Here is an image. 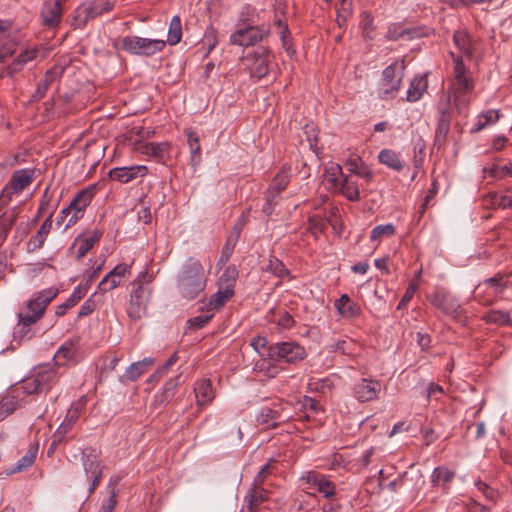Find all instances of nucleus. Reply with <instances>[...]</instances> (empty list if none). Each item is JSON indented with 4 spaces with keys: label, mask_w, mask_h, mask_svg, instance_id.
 Returning <instances> with one entry per match:
<instances>
[{
    "label": "nucleus",
    "mask_w": 512,
    "mask_h": 512,
    "mask_svg": "<svg viewBox=\"0 0 512 512\" xmlns=\"http://www.w3.org/2000/svg\"><path fill=\"white\" fill-rule=\"evenodd\" d=\"M64 72V67L60 65H54L50 69H48L44 75V78L37 84L35 93L33 94V98L39 100L43 98L49 88V86Z\"/></svg>",
    "instance_id": "nucleus-28"
},
{
    "label": "nucleus",
    "mask_w": 512,
    "mask_h": 512,
    "mask_svg": "<svg viewBox=\"0 0 512 512\" xmlns=\"http://www.w3.org/2000/svg\"><path fill=\"white\" fill-rule=\"evenodd\" d=\"M148 174V167L145 165H133L115 167L109 171V178L119 183H128L138 177H144Z\"/></svg>",
    "instance_id": "nucleus-23"
},
{
    "label": "nucleus",
    "mask_w": 512,
    "mask_h": 512,
    "mask_svg": "<svg viewBox=\"0 0 512 512\" xmlns=\"http://www.w3.org/2000/svg\"><path fill=\"white\" fill-rule=\"evenodd\" d=\"M89 6L94 17H97L104 13L110 12L113 9L114 4L110 0H93Z\"/></svg>",
    "instance_id": "nucleus-57"
},
{
    "label": "nucleus",
    "mask_w": 512,
    "mask_h": 512,
    "mask_svg": "<svg viewBox=\"0 0 512 512\" xmlns=\"http://www.w3.org/2000/svg\"><path fill=\"white\" fill-rule=\"evenodd\" d=\"M380 391V381L368 378L359 379L352 388L354 398L362 403L376 400Z\"/></svg>",
    "instance_id": "nucleus-18"
},
{
    "label": "nucleus",
    "mask_w": 512,
    "mask_h": 512,
    "mask_svg": "<svg viewBox=\"0 0 512 512\" xmlns=\"http://www.w3.org/2000/svg\"><path fill=\"white\" fill-rule=\"evenodd\" d=\"M334 307L341 317L345 319L358 317L361 311L359 305L352 301L347 294H343L340 298L336 299Z\"/></svg>",
    "instance_id": "nucleus-32"
},
{
    "label": "nucleus",
    "mask_w": 512,
    "mask_h": 512,
    "mask_svg": "<svg viewBox=\"0 0 512 512\" xmlns=\"http://www.w3.org/2000/svg\"><path fill=\"white\" fill-rule=\"evenodd\" d=\"M151 293V289L142 284L132 290L128 307V315L132 320H138L145 314Z\"/></svg>",
    "instance_id": "nucleus-15"
},
{
    "label": "nucleus",
    "mask_w": 512,
    "mask_h": 512,
    "mask_svg": "<svg viewBox=\"0 0 512 512\" xmlns=\"http://www.w3.org/2000/svg\"><path fill=\"white\" fill-rule=\"evenodd\" d=\"M353 342L351 340L339 339L329 344L328 351L329 352H340L342 354H350L351 347L353 346Z\"/></svg>",
    "instance_id": "nucleus-60"
},
{
    "label": "nucleus",
    "mask_w": 512,
    "mask_h": 512,
    "mask_svg": "<svg viewBox=\"0 0 512 512\" xmlns=\"http://www.w3.org/2000/svg\"><path fill=\"white\" fill-rule=\"evenodd\" d=\"M482 320L498 326H509L512 324L510 314L504 310H489L482 316Z\"/></svg>",
    "instance_id": "nucleus-42"
},
{
    "label": "nucleus",
    "mask_w": 512,
    "mask_h": 512,
    "mask_svg": "<svg viewBox=\"0 0 512 512\" xmlns=\"http://www.w3.org/2000/svg\"><path fill=\"white\" fill-rule=\"evenodd\" d=\"M82 406L83 405L81 403H74L70 406V408L67 410L64 420L58 426L53 435V444L62 442L68 433L72 430L80 417Z\"/></svg>",
    "instance_id": "nucleus-21"
},
{
    "label": "nucleus",
    "mask_w": 512,
    "mask_h": 512,
    "mask_svg": "<svg viewBox=\"0 0 512 512\" xmlns=\"http://www.w3.org/2000/svg\"><path fill=\"white\" fill-rule=\"evenodd\" d=\"M263 269L281 278L288 275L289 273L288 269L285 267L282 261H280L278 258L274 256H270V258L268 259V263Z\"/></svg>",
    "instance_id": "nucleus-53"
},
{
    "label": "nucleus",
    "mask_w": 512,
    "mask_h": 512,
    "mask_svg": "<svg viewBox=\"0 0 512 512\" xmlns=\"http://www.w3.org/2000/svg\"><path fill=\"white\" fill-rule=\"evenodd\" d=\"M117 505L116 494L114 491L111 492L110 496L103 501L98 512H113Z\"/></svg>",
    "instance_id": "nucleus-64"
},
{
    "label": "nucleus",
    "mask_w": 512,
    "mask_h": 512,
    "mask_svg": "<svg viewBox=\"0 0 512 512\" xmlns=\"http://www.w3.org/2000/svg\"><path fill=\"white\" fill-rule=\"evenodd\" d=\"M58 295V289L50 287L32 296L26 306L18 313L16 333L24 336L29 332L31 324L36 323L43 316L48 304Z\"/></svg>",
    "instance_id": "nucleus-3"
},
{
    "label": "nucleus",
    "mask_w": 512,
    "mask_h": 512,
    "mask_svg": "<svg viewBox=\"0 0 512 512\" xmlns=\"http://www.w3.org/2000/svg\"><path fill=\"white\" fill-rule=\"evenodd\" d=\"M206 287L205 271L200 261L194 257L188 258L177 277V289L181 296L193 300Z\"/></svg>",
    "instance_id": "nucleus-2"
},
{
    "label": "nucleus",
    "mask_w": 512,
    "mask_h": 512,
    "mask_svg": "<svg viewBox=\"0 0 512 512\" xmlns=\"http://www.w3.org/2000/svg\"><path fill=\"white\" fill-rule=\"evenodd\" d=\"M38 453V444L30 445L29 449L23 457H21L11 469V473H17L30 468L36 459Z\"/></svg>",
    "instance_id": "nucleus-41"
},
{
    "label": "nucleus",
    "mask_w": 512,
    "mask_h": 512,
    "mask_svg": "<svg viewBox=\"0 0 512 512\" xmlns=\"http://www.w3.org/2000/svg\"><path fill=\"white\" fill-rule=\"evenodd\" d=\"M82 465L85 475L90 481L89 495H91L102 479L104 466L93 449L82 453Z\"/></svg>",
    "instance_id": "nucleus-14"
},
{
    "label": "nucleus",
    "mask_w": 512,
    "mask_h": 512,
    "mask_svg": "<svg viewBox=\"0 0 512 512\" xmlns=\"http://www.w3.org/2000/svg\"><path fill=\"white\" fill-rule=\"evenodd\" d=\"M430 303L446 315L456 316L461 311L459 300L450 292L437 289L433 294L428 296Z\"/></svg>",
    "instance_id": "nucleus-16"
},
{
    "label": "nucleus",
    "mask_w": 512,
    "mask_h": 512,
    "mask_svg": "<svg viewBox=\"0 0 512 512\" xmlns=\"http://www.w3.org/2000/svg\"><path fill=\"white\" fill-rule=\"evenodd\" d=\"M412 30L403 28L400 24H391L388 27L386 38L391 41H397L406 35H411Z\"/></svg>",
    "instance_id": "nucleus-58"
},
{
    "label": "nucleus",
    "mask_w": 512,
    "mask_h": 512,
    "mask_svg": "<svg viewBox=\"0 0 512 512\" xmlns=\"http://www.w3.org/2000/svg\"><path fill=\"white\" fill-rule=\"evenodd\" d=\"M450 122L451 121L447 119H438L434 137V146L438 150L442 149L446 144L447 136L450 131Z\"/></svg>",
    "instance_id": "nucleus-48"
},
{
    "label": "nucleus",
    "mask_w": 512,
    "mask_h": 512,
    "mask_svg": "<svg viewBox=\"0 0 512 512\" xmlns=\"http://www.w3.org/2000/svg\"><path fill=\"white\" fill-rule=\"evenodd\" d=\"M0 45V63L5 62L8 58L12 57L19 45V39L15 34V29L12 26V30H10V35H5L4 39L1 41Z\"/></svg>",
    "instance_id": "nucleus-36"
},
{
    "label": "nucleus",
    "mask_w": 512,
    "mask_h": 512,
    "mask_svg": "<svg viewBox=\"0 0 512 512\" xmlns=\"http://www.w3.org/2000/svg\"><path fill=\"white\" fill-rule=\"evenodd\" d=\"M483 172L496 180L512 177V163H508L504 166H499L497 164H493L490 167L484 166Z\"/></svg>",
    "instance_id": "nucleus-49"
},
{
    "label": "nucleus",
    "mask_w": 512,
    "mask_h": 512,
    "mask_svg": "<svg viewBox=\"0 0 512 512\" xmlns=\"http://www.w3.org/2000/svg\"><path fill=\"white\" fill-rule=\"evenodd\" d=\"M453 42L461 54L467 58L472 57L474 47L472 39L467 32L462 30L455 31L453 34Z\"/></svg>",
    "instance_id": "nucleus-39"
},
{
    "label": "nucleus",
    "mask_w": 512,
    "mask_h": 512,
    "mask_svg": "<svg viewBox=\"0 0 512 512\" xmlns=\"http://www.w3.org/2000/svg\"><path fill=\"white\" fill-rule=\"evenodd\" d=\"M267 356L273 361L295 363L304 359L306 352L296 342H278L268 347Z\"/></svg>",
    "instance_id": "nucleus-10"
},
{
    "label": "nucleus",
    "mask_w": 512,
    "mask_h": 512,
    "mask_svg": "<svg viewBox=\"0 0 512 512\" xmlns=\"http://www.w3.org/2000/svg\"><path fill=\"white\" fill-rule=\"evenodd\" d=\"M19 392L13 393L19 394ZM20 406V401L18 395L9 393L6 396L0 399V421L4 420L10 414H12L18 407Z\"/></svg>",
    "instance_id": "nucleus-40"
},
{
    "label": "nucleus",
    "mask_w": 512,
    "mask_h": 512,
    "mask_svg": "<svg viewBox=\"0 0 512 512\" xmlns=\"http://www.w3.org/2000/svg\"><path fill=\"white\" fill-rule=\"evenodd\" d=\"M49 49L43 46L27 47L6 67V74L14 77L23 67L35 60H43L47 57Z\"/></svg>",
    "instance_id": "nucleus-12"
},
{
    "label": "nucleus",
    "mask_w": 512,
    "mask_h": 512,
    "mask_svg": "<svg viewBox=\"0 0 512 512\" xmlns=\"http://www.w3.org/2000/svg\"><path fill=\"white\" fill-rule=\"evenodd\" d=\"M509 287H512V284L508 277L497 274L483 280L476 286V298L483 304L490 305L493 303V296L503 294Z\"/></svg>",
    "instance_id": "nucleus-8"
},
{
    "label": "nucleus",
    "mask_w": 512,
    "mask_h": 512,
    "mask_svg": "<svg viewBox=\"0 0 512 512\" xmlns=\"http://www.w3.org/2000/svg\"><path fill=\"white\" fill-rule=\"evenodd\" d=\"M326 181L330 185L329 188L333 189L339 184L344 176L340 165L335 164L325 170Z\"/></svg>",
    "instance_id": "nucleus-56"
},
{
    "label": "nucleus",
    "mask_w": 512,
    "mask_h": 512,
    "mask_svg": "<svg viewBox=\"0 0 512 512\" xmlns=\"http://www.w3.org/2000/svg\"><path fill=\"white\" fill-rule=\"evenodd\" d=\"M35 171L31 168L14 171L0 193V211L5 209L15 194L29 187L34 179Z\"/></svg>",
    "instance_id": "nucleus-7"
},
{
    "label": "nucleus",
    "mask_w": 512,
    "mask_h": 512,
    "mask_svg": "<svg viewBox=\"0 0 512 512\" xmlns=\"http://www.w3.org/2000/svg\"><path fill=\"white\" fill-rule=\"evenodd\" d=\"M237 241H238V234L235 237H233V236L228 237L225 245L222 248L221 255L218 260L219 267L225 265L229 261L231 255L233 254V251H234Z\"/></svg>",
    "instance_id": "nucleus-55"
},
{
    "label": "nucleus",
    "mask_w": 512,
    "mask_h": 512,
    "mask_svg": "<svg viewBox=\"0 0 512 512\" xmlns=\"http://www.w3.org/2000/svg\"><path fill=\"white\" fill-rule=\"evenodd\" d=\"M182 25L181 18L178 15L172 17L167 33V42L170 45H176L181 41Z\"/></svg>",
    "instance_id": "nucleus-50"
},
{
    "label": "nucleus",
    "mask_w": 512,
    "mask_h": 512,
    "mask_svg": "<svg viewBox=\"0 0 512 512\" xmlns=\"http://www.w3.org/2000/svg\"><path fill=\"white\" fill-rule=\"evenodd\" d=\"M166 46L162 39H149L139 36H125L120 40V49L132 55L150 57L161 52Z\"/></svg>",
    "instance_id": "nucleus-6"
},
{
    "label": "nucleus",
    "mask_w": 512,
    "mask_h": 512,
    "mask_svg": "<svg viewBox=\"0 0 512 512\" xmlns=\"http://www.w3.org/2000/svg\"><path fill=\"white\" fill-rule=\"evenodd\" d=\"M454 62V82L450 87L452 101L459 114H465L470 104L469 95L473 92L475 83L469 69L465 66L462 56L451 52Z\"/></svg>",
    "instance_id": "nucleus-1"
},
{
    "label": "nucleus",
    "mask_w": 512,
    "mask_h": 512,
    "mask_svg": "<svg viewBox=\"0 0 512 512\" xmlns=\"http://www.w3.org/2000/svg\"><path fill=\"white\" fill-rule=\"evenodd\" d=\"M308 228L313 232H323L326 228V220L320 216H311L308 219Z\"/></svg>",
    "instance_id": "nucleus-63"
},
{
    "label": "nucleus",
    "mask_w": 512,
    "mask_h": 512,
    "mask_svg": "<svg viewBox=\"0 0 512 512\" xmlns=\"http://www.w3.org/2000/svg\"><path fill=\"white\" fill-rule=\"evenodd\" d=\"M59 373L55 366L49 364L39 366L33 375L23 380L14 391L22 394H38L49 391L59 380Z\"/></svg>",
    "instance_id": "nucleus-4"
},
{
    "label": "nucleus",
    "mask_w": 512,
    "mask_h": 512,
    "mask_svg": "<svg viewBox=\"0 0 512 512\" xmlns=\"http://www.w3.org/2000/svg\"><path fill=\"white\" fill-rule=\"evenodd\" d=\"M238 278V270L235 265L227 266L219 277L217 287L234 290Z\"/></svg>",
    "instance_id": "nucleus-46"
},
{
    "label": "nucleus",
    "mask_w": 512,
    "mask_h": 512,
    "mask_svg": "<svg viewBox=\"0 0 512 512\" xmlns=\"http://www.w3.org/2000/svg\"><path fill=\"white\" fill-rule=\"evenodd\" d=\"M455 477V472L447 467L438 466L436 467L431 475V482L433 486H446Z\"/></svg>",
    "instance_id": "nucleus-43"
},
{
    "label": "nucleus",
    "mask_w": 512,
    "mask_h": 512,
    "mask_svg": "<svg viewBox=\"0 0 512 512\" xmlns=\"http://www.w3.org/2000/svg\"><path fill=\"white\" fill-rule=\"evenodd\" d=\"M405 67L404 60H395L383 70L378 87L380 99L389 100L396 97L402 85Z\"/></svg>",
    "instance_id": "nucleus-5"
},
{
    "label": "nucleus",
    "mask_w": 512,
    "mask_h": 512,
    "mask_svg": "<svg viewBox=\"0 0 512 512\" xmlns=\"http://www.w3.org/2000/svg\"><path fill=\"white\" fill-rule=\"evenodd\" d=\"M52 217H53V211L49 212V215L44 220V222L39 227L37 233L30 238L28 241V251L32 252L35 250H38L42 248V246L45 243V240L48 236V234L51 231L52 228Z\"/></svg>",
    "instance_id": "nucleus-31"
},
{
    "label": "nucleus",
    "mask_w": 512,
    "mask_h": 512,
    "mask_svg": "<svg viewBox=\"0 0 512 512\" xmlns=\"http://www.w3.org/2000/svg\"><path fill=\"white\" fill-rule=\"evenodd\" d=\"M246 499L250 509L256 508L267 499V491L261 486H253Z\"/></svg>",
    "instance_id": "nucleus-52"
},
{
    "label": "nucleus",
    "mask_w": 512,
    "mask_h": 512,
    "mask_svg": "<svg viewBox=\"0 0 512 512\" xmlns=\"http://www.w3.org/2000/svg\"><path fill=\"white\" fill-rule=\"evenodd\" d=\"M62 7L60 0H52L44 3L41 10V18L44 26L54 27L60 23Z\"/></svg>",
    "instance_id": "nucleus-27"
},
{
    "label": "nucleus",
    "mask_w": 512,
    "mask_h": 512,
    "mask_svg": "<svg viewBox=\"0 0 512 512\" xmlns=\"http://www.w3.org/2000/svg\"><path fill=\"white\" fill-rule=\"evenodd\" d=\"M153 364L152 358H144L142 361L132 363L125 371V377L130 381H136L143 375L147 367Z\"/></svg>",
    "instance_id": "nucleus-47"
},
{
    "label": "nucleus",
    "mask_w": 512,
    "mask_h": 512,
    "mask_svg": "<svg viewBox=\"0 0 512 512\" xmlns=\"http://www.w3.org/2000/svg\"><path fill=\"white\" fill-rule=\"evenodd\" d=\"M395 233H396V228L391 223H388L385 225H378L372 229L371 234H370V240L376 241V240H380L384 237H391V236L395 235Z\"/></svg>",
    "instance_id": "nucleus-54"
},
{
    "label": "nucleus",
    "mask_w": 512,
    "mask_h": 512,
    "mask_svg": "<svg viewBox=\"0 0 512 512\" xmlns=\"http://www.w3.org/2000/svg\"><path fill=\"white\" fill-rule=\"evenodd\" d=\"M301 480L306 484V489L309 490L308 493L311 495H315L317 492L330 499L336 494L335 484L319 472L309 471L301 477Z\"/></svg>",
    "instance_id": "nucleus-11"
},
{
    "label": "nucleus",
    "mask_w": 512,
    "mask_h": 512,
    "mask_svg": "<svg viewBox=\"0 0 512 512\" xmlns=\"http://www.w3.org/2000/svg\"><path fill=\"white\" fill-rule=\"evenodd\" d=\"M249 61L250 76L258 80L264 78L269 73V51L261 48L253 54L247 56Z\"/></svg>",
    "instance_id": "nucleus-19"
},
{
    "label": "nucleus",
    "mask_w": 512,
    "mask_h": 512,
    "mask_svg": "<svg viewBox=\"0 0 512 512\" xmlns=\"http://www.w3.org/2000/svg\"><path fill=\"white\" fill-rule=\"evenodd\" d=\"M291 419L286 408L282 404H275L273 407H263L257 416V422L266 428H275Z\"/></svg>",
    "instance_id": "nucleus-17"
},
{
    "label": "nucleus",
    "mask_w": 512,
    "mask_h": 512,
    "mask_svg": "<svg viewBox=\"0 0 512 512\" xmlns=\"http://www.w3.org/2000/svg\"><path fill=\"white\" fill-rule=\"evenodd\" d=\"M18 218V209L13 207L0 211V247L6 241L7 236Z\"/></svg>",
    "instance_id": "nucleus-33"
},
{
    "label": "nucleus",
    "mask_w": 512,
    "mask_h": 512,
    "mask_svg": "<svg viewBox=\"0 0 512 512\" xmlns=\"http://www.w3.org/2000/svg\"><path fill=\"white\" fill-rule=\"evenodd\" d=\"M234 295V290H227L221 287L210 296L207 304V311H219Z\"/></svg>",
    "instance_id": "nucleus-38"
},
{
    "label": "nucleus",
    "mask_w": 512,
    "mask_h": 512,
    "mask_svg": "<svg viewBox=\"0 0 512 512\" xmlns=\"http://www.w3.org/2000/svg\"><path fill=\"white\" fill-rule=\"evenodd\" d=\"M180 378L181 376L178 375L174 379H170L164 384L162 392L156 396L161 403L169 402L173 399L179 386Z\"/></svg>",
    "instance_id": "nucleus-51"
},
{
    "label": "nucleus",
    "mask_w": 512,
    "mask_h": 512,
    "mask_svg": "<svg viewBox=\"0 0 512 512\" xmlns=\"http://www.w3.org/2000/svg\"><path fill=\"white\" fill-rule=\"evenodd\" d=\"M194 393L198 407H207L215 398V391L210 379L204 378L195 382Z\"/></svg>",
    "instance_id": "nucleus-26"
},
{
    "label": "nucleus",
    "mask_w": 512,
    "mask_h": 512,
    "mask_svg": "<svg viewBox=\"0 0 512 512\" xmlns=\"http://www.w3.org/2000/svg\"><path fill=\"white\" fill-rule=\"evenodd\" d=\"M428 88V79L426 74L416 75L409 83L406 94V100L414 103L422 98Z\"/></svg>",
    "instance_id": "nucleus-29"
},
{
    "label": "nucleus",
    "mask_w": 512,
    "mask_h": 512,
    "mask_svg": "<svg viewBox=\"0 0 512 512\" xmlns=\"http://www.w3.org/2000/svg\"><path fill=\"white\" fill-rule=\"evenodd\" d=\"M98 184H90L79 191L67 206L70 217L65 223V229L75 225L84 215L85 209L89 206L96 195Z\"/></svg>",
    "instance_id": "nucleus-9"
},
{
    "label": "nucleus",
    "mask_w": 512,
    "mask_h": 512,
    "mask_svg": "<svg viewBox=\"0 0 512 512\" xmlns=\"http://www.w3.org/2000/svg\"><path fill=\"white\" fill-rule=\"evenodd\" d=\"M476 488L484 495V497L492 502H496L499 496V493L497 490L490 487L488 484L481 480H477L475 482Z\"/></svg>",
    "instance_id": "nucleus-61"
},
{
    "label": "nucleus",
    "mask_w": 512,
    "mask_h": 512,
    "mask_svg": "<svg viewBox=\"0 0 512 512\" xmlns=\"http://www.w3.org/2000/svg\"><path fill=\"white\" fill-rule=\"evenodd\" d=\"M172 144L168 141L139 143L135 150L143 155L152 157L158 163L165 164L168 160Z\"/></svg>",
    "instance_id": "nucleus-20"
},
{
    "label": "nucleus",
    "mask_w": 512,
    "mask_h": 512,
    "mask_svg": "<svg viewBox=\"0 0 512 512\" xmlns=\"http://www.w3.org/2000/svg\"><path fill=\"white\" fill-rule=\"evenodd\" d=\"M213 312L210 314H201L195 317H192L188 320V325L193 329H200L204 327L213 317Z\"/></svg>",
    "instance_id": "nucleus-62"
},
{
    "label": "nucleus",
    "mask_w": 512,
    "mask_h": 512,
    "mask_svg": "<svg viewBox=\"0 0 512 512\" xmlns=\"http://www.w3.org/2000/svg\"><path fill=\"white\" fill-rule=\"evenodd\" d=\"M95 18L89 4H82L74 10L72 26L74 29L84 27L90 19Z\"/></svg>",
    "instance_id": "nucleus-45"
},
{
    "label": "nucleus",
    "mask_w": 512,
    "mask_h": 512,
    "mask_svg": "<svg viewBox=\"0 0 512 512\" xmlns=\"http://www.w3.org/2000/svg\"><path fill=\"white\" fill-rule=\"evenodd\" d=\"M87 286L83 284H79L76 286L71 293V295L67 298V300L58 305L56 307L55 313L57 316H63L68 309L74 307L87 293Z\"/></svg>",
    "instance_id": "nucleus-35"
},
{
    "label": "nucleus",
    "mask_w": 512,
    "mask_h": 512,
    "mask_svg": "<svg viewBox=\"0 0 512 512\" xmlns=\"http://www.w3.org/2000/svg\"><path fill=\"white\" fill-rule=\"evenodd\" d=\"M452 100V95H443L441 100L438 103V119H447L451 121V109L450 104Z\"/></svg>",
    "instance_id": "nucleus-59"
},
{
    "label": "nucleus",
    "mask_w": 512,
    "mask_h": 512,
    "mask_svg": "<svg viewBox=\"0 0 512 512\" xmlns=\"http://www.w3.org/2000/svg\"><path fill=\"white\" fill-rule=\"evenodd\" d=\"M334 191L339 192L346 199L352 202L360 200L359 186L356 181H353L349 176H343L339 184L334 188Z\"/></svg>",
    "instance_id": "nucleus-34"
},
{
    "label": "nucleus",
    "mask_w": 512,
    "mask_h": 512,
    "mask_svg": "<svg viewBox=\"0 0 512 512\" xmlns=\"http://www.w3.org/2000/svg\"><path fill=\"white\" fill-rule=\"evenodd\" d=\"M131 264H118L116 265L105 277L100 281L98 290L101 293H106L118 287L126 275L131 273Z\"/></svg>",
    "instance_id": "nucleus-22"
},
{
    "label": "nucleus",
    "mask_w": 512,
    "mask_h": 512,
    "mask_svg": "<svg viewBox=\"0 0 512 512\" xmlns=\"http://www.w3.org/2000/svg\"><path fill=\"white\" fill-rule=\"evenodd\" d=\"M79 350V339L66 340L54 355L55 364L58 367L65 366L69 362H76V355Z\"/></svg>",
    "instance_id": "nucleus-25"
},
{
    "label": "nucleus",
    "mask_w": 512,
    "mask_h": 512,
    "mask_svg": "<svg viewBox=\"0 0 512 512\" xmlns=\"http://www.w3.org/2000/svg\"><path fill=\"white\" fill-rule=\"evenodd\" d=\"M291 176V166L283 165L281 170L275 175L273 178L269 188L267 189V193H269V197L272 195L279 197L280 193L287 187L290 182Z\"/></svg>",
    "instance_id": "nucleus-30"
},
{
    "label": "nucleus",
    "mask_w": 512,
    "mask_h": 512,
    "mask_svg": "<svg viewBox=\"0 0 512 512\" xmlns=\"http://www.w3.org/2000/svg\"><path fill=\"white\" fill-rule=\"evenodd\" d=\"M186 134L188 137V145L190 148L191 164L193 166H196L201 161V145L199 135L192 130H187Z\"/></svg>",
    "instance_id": "nucleus-44"
},
{
    "label": "nucleus",
    "mask_w": 512,
    "mask_h": 512,
    "mask_svg": "<svg viewBox=\"0 0 512 512\" xmlns=\"http://www.w3.org/2000/svg\"><path fill=\"white\" fill-rule=\"evenodd\" d=\"M102 231L95 229L90 233L79 235L75 238L71 249L74 251L76 259H82L92 247L99 242L102 237Z\"/></svg>",
    "instance_id": "nucleus-24"
},
{
    "label": "nucleus",
    "mask_w": 512,
    "mask_h": 512,
    "mask_svg": "<svg viewBox=\"0 0 512 512\" xmlns=\"http://www.w3.org/2000/svg\"><path fill=\"white\" fill-rule=\"evenodd\" d=\"M378 161L396 172H401L404 168V164L400 159L399 153L392 149H382L378 154Z\"/></svg>",
    "instance_id": "nucleus-37"
},
{
    "label": "nucleus",
    "mask_w": 512,
    "mask_h": 512,
    "mask_svg": "<svg viewBox=\"0 0 512 512\" xmlns=\"http://www.w3.org/2000/svg\"><path fill=\"white\" fill-rule=\"evenodd\" d=\"M269 33V29L264 26H248L232 33L230 42L241 47L253 46L266 38Z\"/></svg>",
    "instance_id": "nucleus-13"
}]
</instances>
